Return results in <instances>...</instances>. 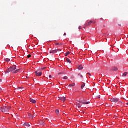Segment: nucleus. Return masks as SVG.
Listing matches in <instances>:
<instances>
[{
  "mask_svg": "<svg viewBox=\"0 0 128 128\" xmlns=\"http://www.w3.org/2000/svg\"><path fill=\"white\" fill-rule=\"evenodd\" d=\"M16 70V66H13L11 67H10L8 69V72H14V70Z\"/></svg>",
  "mask_w": 128,
  "mask_h": 128,
  "instance_id": "nucleus-1",
  "label": "nucleus"
},
{
  "mask_svg": "<svg viewBox=\"0 0 128 128\" xmlns=\"http://www.w3.org/2000/svg\"><path fill=\"white\" fill-rule=\"evenodd\" d=\"M4 112H10V110H12V107L10 106H4Z\"/></svg>",
  "mask_w": 128,
  "mask_h": 128,
  "instance_id": "nucleus-2",
  "label": "nucleus"
},
{
  "mask_svg": "<svg viewBox=\"0 0 128 128\" xmlns=\"http://www.w3.org/2000/svg\"><path fill=\"white\" fill-rule=\"evenodd\" d=\"M34 74H36V76H42V72H35Z\"/></svg>",
  "mask_w": 128,
  "mask_h": 128,
  "instance_id": "nucleus-3",
  "label": "nucleus"
},
{
  "mask_svg": "<svg viewBox=\"0 0 128 128\" xmlns=\"http://www.w3.org/2000/svg\"><path fill=\"white\" fill-rule=\"evenodd\" d=\"M58 52H60V50L57 49L56 50H53L50 52V54H56Z\"/></svg>",
  "mask_w": 128,
  "mask_h": 128,
  "instance_id": "nucleus-4",
  "label": "nucleus"
},
{
  "mask_svg": "<svg viewBox=\"0 0 128 128\" xmlns=\"http://www.w3.org/2000/svg\"><path fill=\"white\" fill-rule=\"evenodd\" d=\"M111 102H118L119 100L116 98H113L112 99H111Z\"/></svg>",
  "mask_w": 128,
  "mask_h": 128,
  "instance_id": "nucleus-5",
  "label": "nucleus"
},
{
  "mask_svg": "<svg viewBox=\"0 0 128 128\" xmlns=\"http://www.w3.org/2000/svg\"><path fill=\"white\" fill-rule=\"evenodd\" d=\"M59 98H60V100L63 102H66V97H64V96L60 97Z\"/></svg>",
  "mask_w": 128,
  "mask_h": 128,
  "instance_id": "nucleus-6",
  "label": "nucleus"
},
{
  "mask_svg": "<svg viewBox=\"0 0 128 128\" xmlns=\"http://www.w3.org/2000/svg\"><path fill=\"white\" fill-rule=\"evenodd\" d=\"M82 104V102H77L76 106L78 108H82V104Z\"/></svg>",
  "mask_w": 128,
  "mask_h": 128,
  "instance_id": "nucleus-7",
  "label": "nucleus"
},
{
  "mask_svg": "<svg viewBox=\"0 0 128 128\" xmlns=\"http://www.w3.org/2000/svg\"><path fill=\"white\" fill-rule=\"evenodd\" d=\"M30 102L32 104H36V100H34V99L30 98Z\"/></svg>",
  "mask_w": 128,
  "mask_h": 128,
  "instance_id": "nucleus-8",
  "label": "nucleus"
},
{
  "mask_svg": "<svg viewBox=\"0 0 128 128\" xmlns=\"http://www.w3.org/2000/svg\"><path fill=\"white\" fill-rule=\"evenodd\" d=\"M92 24V21H90L88 23H87L85 24V26H88L90 24Z\"/></svg>",
  "mask_w": 128,
  "mask_h": 128,
  "instance_id": "nucleus-9",
  "label": "nucleus"
},
{
  "mask_svg": "<svg viewBox=\"0 0 128 128\" xmlns=\"http://www.w3.org/2000/svg\"><path fill=\"white\" fill-rule=\"evenodd\" d=\"M118 69L117 68L114 67L112 69V72H117V70H118Z\"/></svg>",
  "mask_w": 128,
  "mask_h": 128,
  "instance_id": "nucleus-10",
  "label": "nucleus"
},
{
  "mask_svg": "<svg viewBox=\"0 0 128 128\" xmlns=\"http://www.w3.org/2000/svg\"><path fill=\"white\" fill-rule=\"evenodd\" d=\"M78 69L80 70H83L84 69V68H82V66L80 65L79 66V67L78 68Z\"/></svg>",
  "mask_w": 128,
  "mask_h": 128,
  "instance_id": "nucleus-11",
  "label": "nucleus"
},
{
  "mask_svg": "<svg viewBox=\"0 0 128 128\" xmlns=\"http://www.w3.org/2000/svg\"><path fill=\"white\" fill-rule=\"evenodd\" d=\"M28 116L30 118H32V119L34 118V116L32 115V114H28Z\"/></svg>",
  "mask_w": 128,
  "mask_h": 128,
  "instance_id": "nucleus-12",
  "label": "nucleus"
},
{
  "mask_svg": "<svg viewBox=\"0 0 128 128\" xmlns=\"http://www.w3.org/2000/svg\"><path fill=\"white\" fill-rule=\"evenodd\" d=\"M20 70H17L14 72H13V74H18Z\"/></svg>",
  "mask_w": 128,
  "mask_h": 128,
  "instance_id": "nucleus-13",
  "label": "nucleus"
},
{
  "mask_svg": "<svg viewBox=\"0 0 128 128\" xmlns=\"http://www.w3.org/2000/svg\"><path fill=\"white\" fill-rule=\"evenodd\" d=\"M86 86V84H83L82 86H81V88L82 90H84V88Z\"/></svg>",
  "mask_w": 128,
  "mask_h": 128,
  "instance_id": "nucleus-14",
  "label": "nucleus"
},
{
  "mask_svg": "<svg viewBox=\"0 0 128 128\" xmlns=\"http://www.w3.org/2000/svg\"><path fill=\"white\" fill-rule=\"evenodd\" d=\"M82 104H90V102H82Z\"/></svg>",
  "mask_w": 128,
  "mask_h": 128,
  "instance_id": "nucleus-15",
  "label": "nucleus"
},
{
  "mask_svg": "<svg viewBox=\"0 0 128 128\" xmlns=\"http://www.w3.org/2000/svg\"><path fill=\"white\" fill-rule=\"evenodd\" d=\"M24 126H30V125L28 123H25Z\"/></svg>",
  "mask_w": 128,
  "mask_h": 128,
  "instance_id": "nucleus-16",
  "label": "nucleus"
},
{
  "mask_svg": "<svg viewBox=\"0 0 128 128\" xmlns=\"http://www.w3.org/2000/svg\"><path fill=\"white\" fill-rule=\"evenodd\" d=\"M40 124L41 126H44V121H41V122H40Z\"/></svg>",
  "mask_w": 128,
  "mask_h": 128,
  "instance_id": "nucleus-17",
  "label": "nucleus"
},
{
  "mask_svg": "<svg viewBox=\"0 0 128 128\" xmlns=\"http://www.w3.org/2000/svg\"><path fill=\"white\" fill-rule=\"evenodd\" d=\"M76 86V84H70L69 85L68 87L70 88V86Z\"/></svg>",
  "mask_w": 128,
  "mask_h": 128,
  "instance_id": "nucleus-18",
  "label": "nucleus"
},
{
  "mask_svg": "<svg viewBox=\"0 0 128 128\" xmlns=\"http://www.w3.org/2000/svg\"><path fill=\"white\" fill-rule=\"evenodd\" d=\"M0 110L1 112H4V107H3V108H0Z\"/></svg>",
  "mask_w": 128,
  "mask_h": 128,
  "instance_id": "nucleus-19",
  "label": "nucleus"
},
{
  "mask_svg": "<svg viewBox=\"0 0 128 128\" xmlns=\"http://www.w3.org/2000/svg\"><path fill=\"white\" fill-rule=\"evenodd\" d=\"M70 54V52H67L65 54L66 56H68V55Z\"/></svg>",
  "mask_w": 128,
  "mask_h": 128,
  "instance_id": "nucleus-20",
  "label": "nucleus"
},
{
  "mask_svg": "<svg viewBox=\"0 0 128 128\" xmlns=\"http://www.w3.org/2000/svg\"><path fill=\"white\" fill-rule=\"evenodd\" d=\"M66 60L69 62V64H72V61H70V60L68 58H66Z\"/></svg>",
  "mask_w": 128,
  "mask_h": 128,
  "instance_id": "nucleus-21",
  "label": "nucleus"
},
{
  "mask_svg": "<svg viewBox=\"0 0 128 128\" xmlns=\"http://www.w3.org/2000/svg\"><path fill=\"white\" fill-rule=\"evenodd\" d=\"M128 72H124V74H123V76H128Z\"/></svg>",
  "mask_w": 128,
  "mask_h": 128,
  "instance_id": "nucleus-22",
  "label": "nucleus"
},
{
  "mask_svg": "<svg viewBox=\"0 0 128 128\" xmlns=\"http://www.w3.org/2000/svg\"><path fill=\"white\" fill-rule=\"evenodd\" d=\"M6 61L7 62H10V60L8 58H6Z\"/></svg>",
  "mask_w": 128,
  "mask_h": 128,
  "instance_id": "nucleus-23",
  "label": "nucleus"
},
{
  "mask_svg": "<svg viewBox=\"0 0 128 128\" xmlns=\"http://www.w3.org/2000/svg\"><path fill=\"white\" fill-rule=\"evenodd\" d=\"M78 76H80L81 78H84V76H82V75L80 74H79Z\"/></svg>",
  "mask_w": 128,
  "mask_h": 128,
  "instance_id": "nucleus-24",
  "label": "nucleus"
},
{
  "mask_svg": "<svg viewBox=\"0 0 128 128\" xmlns=\"http://www.w3.org/2000/svg\"><path fill=\"white\" fill-rule=\"evenodd\" d=\"M56 114H60V110H56Z\"/></svg>",
  "mask_w": 128,
  "mask_h": 128,
  "instance_id": "nucleus-25",
  "label": "nucleus"
},
{
  "mask_svg": "<svg viewBox=\"0 0 128 128\" xmlns=\"http://www.w3.org/2000/svg\"><path fill=\"white\" fill-rule=\"evenodd\" d=\"M66 74V73H64V72H60V73L58 74H59V75H60V74Z\"/></svg>",
  "mask_w": 128,
  "mask_h": 128,
  "instance_id": "nucleus-26",
  "label": "nucleus"
},
{
  "mask_svg": "<svg viewBox=\"0 0 128 128\" xmlns=\"http://www.w3.org/2000/svg\"><path fill=\"white\" fill-rule=\"evenodd\" d=\"M6 74H8V72H10L8 71V69L7 70L6 72H5Z\"/></svg>",
  "mask_w": 128,
  "mask_h": 128,
  "instance_id": "nucleus-27",
  "label": "nucleus"
},
{
  "mask_svg": "<svg viewBox=\"0 0 128 128\" xmlns=\"http://www.w3.org/2000/svg\"><path fill=\"white\" fill-rule=\"evenodd\" d=\"M64 80H68V76H64L63 78Z\"/></svg>",
  "mask_w": 128,
  "mask_h": 128,
  "instance_id": "nucleus-28",
  "label": "nucleus"
},
{
  "mask_svg": "<svg viewBox=\"0 0 128 128\" xmlns=\"http://www.w3.org/2000/svg\"><path fill=\"white\" fill-rule=\"evenodd\" d=\"M28 58H32V55H30V54L28 55Z\"/></svg>",
  "mask_w": 128,
  "mask_h": 128,
  "instance_id": "nucleus-29",
  "label": "nucleus"
},
{
  "mask_svg": "<svg viewBox=\"0 0 128 128\" xmlns=\"http://www.w3.org/2000/svg\"><path fill=\"white\" fill-rule=\"evenodd\" d=\"M52 78V76H50V75L49 76V78Z\"/></svg>",
  "mask_w": 128,
  "mask_h": 128,
  "instance_id": "nucleus-30",
  "label": "nucleus"
},
{
  "mask_svg": "<svg viewBox=\"0 0 128 128\" xmlns=\"http://www.w3.org/2000/svg\"><path fill=\"white\" fill-rule=\"evenodd\" d=\"M88 74H89L90 76H92V74H90V73H88Z\"/></svg>",
  "mask_w": 128,
  "mask_h": 128,
  "instance_id": "nucleus-31",
  "label": "nucleus"
},
{
  "mask_svg": "<svg viewBox=\"0 0 128 128\" xmlns=\"http://www.w3.org/2000/svg\"><path fill=\"white\" fill-rule=\"evenodd\" d=\"M58 44H58V43H56V46H58Z\"/></svg>",
  "mask_w": 128,
  "mask_h": 128,
  "instance_id": "nucleus-32",
  "label": "nucleus"
},
{
  "mask_svg": "<svg viewBox=\"0 0 128 128\" xmlns=\"http://www.w3.org/2000/svg\"><path fill=\"white\" fill-rule=\"evenodd\" d=\"M2 89L0 87V92H2Z\"/></svg>",
  "mask_w": 128,
  "mask_h": 128,
  "instance_id": "nucleus-33",
  "label": "nucleus"
},
{
  "mask_svg": "<svg viewBox=\"0 0 128 128\" xmlns=\"http://www.w3.org/2000/svg\"><path fill=\"white\" fill-rule=\"evenodd\" d=\"M79 30H82V26L79 27Z\"/></svg>",
  "mask_w": 128,
  "mask_h": 128,
  "instance_id": "nucleus-34",
  "label": "nucleus"
},
{
  "mask_svg": "<svg viewBox=\"0 0 128 128\" xmlns=\"http://www.w3.org/2000/svg\"><path fill=\"white\" fill-rule=\"evenodd\" d=\"M64 36H66V33L64 34Z\"/></svg>",
  "mask_w": 128,
  "mask_h": 128,
  "instance_id": "nucleus-35",
  "label": "nucleus"
},
{
  "mask_svg": "<svg viewBox=\"0 0 128 128\" xmlns=\"http://www.w3.org/2000/svg\"><path fill=\"white\" fill-rule=\"evenodd\" d=\"M2 80L1 79H0V82H2Z\"/></svg>",
  "mask_w": 128,
  "mask_h": 128,
  "instance_id": "nucleus-36",
  "label": "nucleus"
},
{
  "mask_svg": "<svg viewBox=\"0 0 128 128\" xmlns=\"http://www.w3.org/2000/svg\"><path fill=\"white\" fill-rule=\"evenodd\" d=\"M46 68H43L42 70H44Z\"/></svg>",
  "mask_w": 128,
  "mask_h": 128,
  "instance_id": "nucleus-37",
  "label": "nucleus"
},
{
  "mask_svg": "<svg viewBox=\"0 0 128 128\" xmlns=\"http://www.w3.org/2000/svg\"><path fill=\"white\" fill-rule=\"evenodd\" d=\"M61 84L62 86V84Z\"/></svg>",
  "mask_w": 128,
  "mask_h": 128,
  "instance_id": "nucleus-38",
  "label": "nucleus"
},
{
  "mask_svg": "<svg viewBox=\"0 0 128 128\" xmlns=\"http://www.w3.org/2000/svg\"><path fill=\"white\" fill-rule=\"evenodd\" d=\"M27 78H28V77H26Z\"/></svg>",
  "mask_w": 128,
  "mask_h": 128,
  "instance_id": "nucleus-39",
  "label": "nucleus"
},
{
  "mask_svg": "<svg viewBox=\"0 0 128 128\" xmlns=\"http://www.w3.org/2000/svg\"><path fill=\"white\" fill-rule=\"evenodd\" d=\"M119 26H120V24H119Z\"/></svg>",
  "mask_w": 128,
  "mask_h": 128,
  "instance_id": "nucleus-40",
  "label": "nucleus"
}]
</instances>
